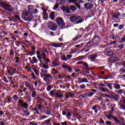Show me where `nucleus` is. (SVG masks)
I'll return each mask as SVG.
<instances>
[{"mask_svg": "<svg viewBox=\"0 0 125 125\" xmlns=\"http://www.w3.org/2000/svg\"><path fill=\"white\" fill-rule=\"evenodd\" d=\"M54 90H52L50 92V95H51V96H53V95H54Z\"/></svg>", "mask_w": 125, "mask_h": 125, "instance_id": "nucleus-57", "label": "nucleus"}, {"mask_svg": "<svg viewBox=\"0 0 125 125\" xmlns=\"http://www.w3.org/2000/svg\"><path fill=\"white\" fill-rule=\"evenodd\" d=\"M57 22L60 29H64L65 27V22L62 18H58L57 19Z\"/></svg>", "mask_w": 125, "mask_h": 125, "instance_id": "nucleus-4", "label": "nucleus"}, {"mask_svg": "<svg viewBox=\"0 0 125 125\" xmlns=\"http://www.w3.org/2000/svg\"><path fill=\"white\" fill-rule=\"evenodd\" d=\"M10 70L12 73V74H14V73H15V72H16V69H14V68H11L10 67Z\"/></svg>", "mask_w": 125, "mask_h": 125, "instance_id": "nucleus-41", "label": "nucleus"}, {"mask_svg": "<svg viewBox=\"0 0 125 125\" xmlns=\"http://www.w3.org/2000/svg\"><path fill=\"white\" fill-rule=\"evenodd\" d=\"M81 96H82V97L83 98H86L87 97V93H85L81 95Z\"/></svg>", "mask_w": 125, "mask_h": 125, "instance_id": "nucleus-38", "label": "nucleus"}, {"mask_svg": "<svg viewBox=\"0 0 125 125\" xmlns=\"http://www.w3.org/2000/svg\"><path fill=\"white\" fill-rule=\"evenodd\" d=\"M83 57H84V56H79L76 58V60H78V61L82 60V59H83Z\"/></svg>", "mask_w": 125, "mask_h": 125, "instance_id": "nucleus-45", "label": "nucleus"}, {"mask_svg": "<svg viewBox=\"0 0 125 125\" xmlns=\"http://www.w3.org/2000/svg\"><path fill=\"white\" fill-rule=\"evenodd\" d=\"M0 6H1L3 8L6 9V10H10L11 9V7L7 3L1 2H0Z\"/></svg>", "mask_w": 125, "mask_h": 125, "instance_id": "nucleus-9", "label": "nucleus"}, {"mask_svg": "<svg viewBox=\"0 0 125 125\" xmlns=\"http://www.w3.org/2000/svg\"><path fill=\"white\" fill-rule=\"evenodd\" d=\"M92 110L94 111L95 113H98V110L100 111V106L98 104H96L92 107Z\"/></svg>", "mask_w": 125, "mask_h": 125, "instance_id": "nucleus-12", "label": "nucleus"}, {"mask_svg": "<svg viewBox=\"0 0 125 125\" xmlns=\"http://www.w3.org/2000/svg\"><path fill=\"white\" fill-rule=\"evenodd\" d=\"M22 111L23 112V114L22 115V116H24L25 117H28V116H29L30 114V112L27 110H23Z\"/></svg>", "mask_w": 125, "mask_h": 125, "instance_id": "nucleus-22", "label": "nucleus"}, {"mask_svg": "<svg viewBox=\"0 0 125 125\" xmlns=\"http://www.w3.org/2000/svg\"><path fill=\"white\" fill-rule=\"evenodd\" d=\"M19 106L21 107V108H23V109H28V107H29V105L27 104V103L24 102L21 100H20L19 101Z\"/></svg>", "mask_w": 125, "mask_h": 125, "instance_id": "nucleus-7", "label": "nucleus"}, {"mask_svg": "<svg viewBox=\"0 0 125 125\" xmlns=\"http://www.w3.org/2000/svg\"><path fill=\"white\" fill-rule=\"evenodd\" d=\"M53 47H61L63 45L62 43H54L51 44Z\"/></svg>", "mask_w": 125, "mask_h": 125, "instance_id": "nucleus-16", "label": "nucleus"}, {"mask_svg": "<svg viewBox=\"0 0 125 125\" xmlns=\"http://www.w3.org/2000/svg\"><path fill=\"white\" fill-rule=\"evenodd\" d=\"M125 91V90H123V89H119L117 93H119V94H122V93H124Z\"/></svg>", "mask_w": 125, "mask_h": 125, "instance_id": "nucleus-51", "label": "nucleus"}, {"mask_svg": "<svg viewBox=\"0 0 125 125\" xmlns=\"http://www.w3.org/2000/svg\"><path fill=\"white\" fill-rule=\"evenodd\" d=\"M16 63H19V58L17 57H16V61H15Z\"/></svg>", "mask_w": 125, "mask_h": 125, "instance_id": "nucleus-62", "label": "nucleus"}, {"mask_svg": "<svg viewBox=\"0 0 125 125\" xmlns=\"http://www.w3.org/2000/svg\"><path fill=\"white\" fill-rule=\"evenodd\" d=\"M27 10L29 13H39V10L36 9H34V6L33 5H29L27 6Z\"/></svg>", "mask_w": 125, "mask_h": 125, "instance_id": "nucleus-6", "label": "nucleus"}, {"mask_svg": "<svg viewBox=\"0 0 125 125\" xmlns=\"http://www.w3.org/2000/svg\"><path fill=\"white\" fill-rule=\"evenodd\" d=\"M62 60H63V61H67L68 60V59L66 58V56L65 55H63L61 57Z\"/></svg>", "mask_w": 125, "mask_h": 125, "instance_id": "nucleus-34", "label": "nucleus"}, {"mask_svg": "<svg viewBox=\"0 0 125 125\" xmlns=\"http://www.w3.org/2000/svg\"><path fill=\"white\" fill-rule=\"evenodd\" d=\"M102 96L104 97H105L106 98L110 97V95L106 94H103Z\"/></svg>", "mask_w": 125, "mask_h": 125, "instance_id": "nucleus-54", "label": "nucleus"}, {"mask_svg": "<svg viewBox=\"0 0 125 125\" xmlns=\"http://www.w3.org/2000/svg\"><path fill=\"white\" fill-rule=\"evenodd\" d=\"M114 86L115 89H120L121 88V86L119 84H114Z\"/></svg>", "mask_w": 125, "mask_h": 125, "instance_id": "nucleus-29", "label": "nucleus"}, {"mask_svg": "<svg viewBox=\"0 0 125 125\" xmlns=\"http://www.w3.org/2000/svg\"><path fill=\"white\" fill-rule=\"evenodd\" d=\"M110 37L112 40H119L120 39V37L116 35H112Z\"/></svg>", "mask_w": 125, "mask_h": 125, "instance_id": "nucleus-23", "label": "nucleus"}, {"mask_svg": "<svg viewBox=\"0 0 125 125\" xmlns=\"http://www.w3.org/2000/svg\"><path fill=\"white\" fill-rule=\"evenodd\" d=\"M36 53V51L35 50L34 51H31L29 53L28 55H35Z\"/></svg>", "mask_w": 125, "mask_h": 125, "instance_id": "nucleus-42", "label": "nucleus"}, {"mask_svg": "<svg viewBox=\"0 0 125 125\" xmlns=\"http://www.w3.org/2000/svg\"><path fill=\"white\" fill-rule=\"evenodd\" d=\"M109 102V100L106 99L104 100V104L103 105V107L105 108L106 107V104H107Z\"/></svg>", "mask_w": 125, "mask_h": 125, "instance_id": "nucleus-36", "label": "nucleus"}, {"mask_svg": "<svg viewBox=\"0 0 125 125\" xmlns=\"http://www.w3.org/2000/svg\"><path fill=\"white\" fill-rule=\"evenodd\" d=\"M43 18L44 20H47L48 19V16L46 14V10L45 9H44Z\"/></svg>", "mask_w": 125, "mask_h": 125, "instance_id": "nucleus-20", "label": "nucleus"}, {"mask_svg": "<svg viewBox=\"0 0 125 125\" xmlns=\"http://www.w3.org/2000/svg\"><path fill=\"white\" fill-rule=\"evenodd\" d=\"M78 0H69L68 2L69 3H74V2H77Z\"/></svg>", "mask_w": 125, "mask_h": 125, "instance_id": "nucleus-48", "label": "nucleus"}, {"mask_svg": "<svg viewBox=\"0 0 125 125\" xmlns=\"http://www.w3.org/2000/svg\"><path fill=\"white\" fill-rule=\"evenodd\" d=\"M121 15L120 12H117L115 14H112V19L113 20H116V22L117 23H119L120 22V19H119V17Z\"/></svg>", "mask_w": 125, "mask_h": 125, "instance_id": "nucleus-10", "label": "nucleus"}, {"mask_svg": "<svg viewBox=\"0 0 125 125\" xmlns=\"http://www.w3.org/2000/svg\"><path fill=\"white\" fill-rule=\"evenodd\" d=\"M22 18L25 21H31L34 19V16L32 13L24 11L22 13Z\"/></svg>", "mask_w": 125, "mask_h": 125, "instance_id": "nucleus-2", "label": "nucleus"}, {"mask_svg": "<svg viewBox=\"0 0 125 125\" xmlns=\"http://www.w3.org/2000/svg\"><path fill=\"white\" fill-rule=\"evenodd\" d=\"M32 97H36L37 95V91L35 89L32 90Z\"/></svg>", "mask_w": 125, "mask_h": 125, "instance_id": "nucleus-27", "label": "nucleus"}, {"mask_svg": "<svg viewBox=\"0 0 125 125\" xmlns=\"http://www.w3.org/2000/svg\"><path fill=\"white\" fill-rule=\"evenodd\" d=\"M80 88H81V89H83V88H85V85L84 84L81 85Z\"/></svg>", "mask_w": 125, "mask_h": 125, "instance_id": "nucleus-60", "label": "nucleus"}, {"mask_svg": "<svg viewBox=\"0 0 125 125\" xmlns=\"http://www.w3.org/2000/svg\"><path fill=\"white\" fill-rule=\"evenodd\" d=\"M105 124H106V125H112V123H111V121H107L105 123Z\"/></svg>", "mask_w": 125, "mask_h": 125, "instance_id": "nucleus-64", "label": "nucleus"}, {"mask_svg": "<svg viewBox=\"0 0 125 125\" xmlns=\"http://www.w3.org/2000/svg\"><path fill=\"white\" fill-rule=\"evenodd\" d=\"M70 9L72 10L73 11H75V10H77V7L75 5H72L70 7Z\"/></svg>", "mask_w": 125, "mask_h": 125, "instance_id": "nucleus-30", "label": "nucleus"}, {"mask_svg": "<svg viewBox=\"0 0 125 125\" xmlns=\"http://www.w3.org/2000/svg\"><path fill=\"white\" fill-rule=\"evenodd\" d=\"M117 42H118V41H113V42H111L109 43V45H113V44H117Z\"/></svg>", "mask_w": 125, "mask_h": 125, "instance_id": "nucleus-43", "label": "nucleus"}, {"mask_svg": "<svg viewBox=\"0 0 125 125\" xmlns=\"http://www.w3.org/2000/svg\"><path fill=\"white\" fill-rule=\"evenodd\" d=\"M87 95L88 97H91L93 96V95H94V93H92V92L89 93H87Z\"/></svg>", "mask_w": 125, "mask_h": 125, "instance_id": "nucleus-40", "label": "nucleus"}, {"mask_svg": "<svg viewBox=\"0 0 125 125\" xmlns=\"http://www.w3.org/2000/svg\"><path fill=\"white\" fill-rule=\"evenodd\" d=\"M48 72V71L47 70L41 69V78L44 77L43 78L44 82H46L47 84H50V83H51V82H52L53 77H52V76L50 74H47Z\"/></svg>", "mask_w": 125, "mask_h": 125, "instance_id": "nucleus-1", "label": "nucleus"}, {"mask_svg": "<svg viewBox=\"0 0 125 125\" xmlns=\"http://www.w3.org/2000/svg\"><path fill=\"white\" fill-rule=\"evenodd\" d=\"M113 54H114V53L112 51H108L107 53V56H113Z\"/></svg>", "mask_w": 125, "mask_h": 125, "instance_id": "nucleus-37", "label": "nucleus"}, {"mask_svg": "<svg viewBox=\"0 0 125 125\" xmlns=\"http://www.w3.org/2000/svg\"><path fill=\"white\" fill-rule=\"evenodd\" d=\"M43 61L46 64H48V63L50 62V60H49V59L45 58L43 60Z\"/></svg>", "mask_w": 125, "mask_h": 125, "instance_id": "nucleus-31", "label": "nucleus"}, {"mask_svg": "<svg viewBox=\"0 0 125 125\" xmlns=\"http://www.w3.org/2000/svg\"><path fill=\"white\" fill-rule=\"evenodd\" d=\"M111 98L112 99H114L115 101H118L119 99H120V97H119V95L117 94L112 93L111 94Z\"/></svg>", "mask_w": 125, "mask_h": 125, "instance_id": "nucleus-13", "label": "nucleus"}, {"mask_svg": "<svg viewBox=\"0 0 125 125\" xmlns=\"http://www.w3.org/2000/svg\"><path fill=\"white\" fill-rule=\"evenodd\" d=\"M43 69H49V66L46 64H44L42 66Z\"/></svg>", "mask_w": 125, "mask_h": 125, "instance_id": "nucleus-33", "label": "nucleus"}, {"mask_svg": "<svg viewBox=\"0 0 125 125\" xmlns=\"http://www.w3.org/2000/svg\"><path fill=\"white\" fill-rule=\"evenodd\" d=\"M42 125H51V121H50V119H47L46 120L44 121L43 122H42Z\"/></svg>", "mask_w": 125, "mask_h": 125, "instance_id": "nucleus-15", "label": "nucleus"}, {"mask_svg": "<svg viewBox=\"0 0 125 125\" xmlns=\"http://www.w3.org/2000/svg\"><path fill=\"white\" fill-rule=\"evenodd\" d=\"M25 86L26 87L29 88V89H30L31 91L34 90V85L30 84L28 83H25Z\"/></svg>", "mask_w": 125, "mask_h": 125, "instance_id": "nucleus-18", "label": "nucleus"}, {"mask_svg": "<svg viewBox=\"0 0 125 125\" xmlns=\"http://www.w3.org/2000/svg\"><path fill=\"white\" fill-rule=\"evenodd\" d=\"M81 83H88V80L86 78H84L82 80V82Z\"/></svg>", "mask_w": 125, "mask_h": 125, "instance_id": "nucleus-46", "label": "nucleus"}, {"mask_svg": "<svg viewBox=\"0 0 125 125\" xmlns=\"http://www.w3.org/2000/svg\"><path fill=\"white\" fill-rule=\"evenodd\" d=\"M96 57H97V55H91L90 56V58L91 60L92 61H94V60H95Z\"/></svg>", "mask_w": 125, "mask_h": 125, "instance_id": "nucleus-25", "label": "nucleus"}, {"mask_svg": "<svg viewBox=\"0 0 125 125\" xmlns=\"http://www.w3.org/2000/svg\"><path fill=\"white\" fill-rule=\"evenodd\" d=\"M84 6L86 9H91V8H92L93 5L90 3H86L84 4Z\"/></svg>", "mask_w": 125, "mask_h": 125, "instance_id": "nucleus-14", "label": "nucleus"}, {"mask_svg": "<svg viewBox=\"0 0 125 125\" xmlns=\"http://www.w3.org/2000/svg\"><path fill=\"white\" fill-rule=\"evenodd\" d=\"M120 72H121L122 73H125V69L123 68H121Z\"/></svg>", "mask_w": 125, "mask_h": 125, "instance_id": "nucleus-61", "label": "nucleus"}, {"mask_svg": "<svg viewBox=\"0 0 125 125\" xmlns=\"http://www.w3.org/2000/svg\"><path fill=\"white\" fill-rule=\"evenodd\" d=\"M46 52V50H42L41 51V54H40V55L37 56V58L39 59V61L41 63H42V60H43L45 59V57H46V54H45V53Z\"/></svg>", "mask_w": 125, "mask_h": 125, "instance_id": "nucleus-3", "label": "nucleus"}, {"mask_svg": "<svg viewBox=\"0 0 125 125\" xmlns=\"http://www.w3.org/2000/svg\"><path fill=\"white\" fill-rule=\"evenodd\" d=\"M62 68L65 69V70H68L69 72H72V68L70 67V66L66 65H62Z\"/></svg>", "mask_w": 125, "mask_h": 125, "instance_id": "nucleus-19", "label": "nucleus"}, {"mask_svg": "<svg viewBox=\"0 0 125 125\" xmlns=\"http://www.w3.org/2000/svg\"><path fill=\"white\" fill-rule=\"evenodd\" d=\"M81 35H78L76 36L74 39H73L74 42H76V41H78L79 39L81 38Z\"/></svg>", "mask_w": 125, "mask_h": 125, "instance_id": "nucleus-39", "label": "nucleus"}, {"mask_svg": "<svg viewBox=\"0 0 125 125\" xmlns=\"http://www.w3.org/2000/svg\"><path fill=\"white\" fill-rule=\"evenodd\" d=\"M52 74L56 75V74H58V71L57 70H55V68H53L52 70Z\"/></svg>", "mask_w": 125, "mask_h": 125, "instance_id": "nucleus-32", "label": "nucleus"}, {"mask_svg": "<svg viewBox=\"0 0 125 125\" xmlns=\"http://www.w3.org/2000/svg\"><path fill=\"white\" fill-rule=\"evenodd\" d=\"M9 55H10V56H13V55H14V52L13 51V50H11L10 51Z\"/></svg>", "mask_w": 125, "mask_h": 125, "instance_id": "nucleus-50", "label": "nucleus"}, {"mask_svg": "<svg viewBox=\"0 0 125 125\" xmlns=\"http://www.w3.org/2000/svg\"><path fill=\"white\" fill-rule=\"evenodd\" d=\"M66 2L65 0H60V4H64Z\"/></svg>", "mask_w": 125, "mask_h": 125, "instance_id": "nucleus-55", "label": "nucleus"}, {"mask_svg": "<svg viewBox=\"0 0 125 125\" xmlns=\"http://www.w3.org/2000/svg\"><path fill=\"white\" fill-rule=\"evenodd\" d=\"M56 98H62L64 96V94L60 93H57L55 94Z\"/></svg>", "mask_w": 125, "mask_h": 125, "instance_id": "nucleus-21", "label": "nucleus"}, {"mask_svg": "<svg viewBox=\"0 0 125 125\" xmlns=\"http://www.w3.org/2000/svg\"><path fill=\"white\" fill-rule=\"evenodd\" d=\"M59 7V3L56 4L53 8L54 10H57Z\"/></svg>", "mask_w": 125, "mask_h": 125, "instance_id": "nucleus-35", "label": "nucleus"}, {"mask_svg": "<svg viewBox=\"0 0 125 125\" xmlns=\"http://www.w3.org/2000/svg\"><path fill=\"white\" fill-rule=\"evenodd\" d=\"M55 17V14H54V12H52L50 15V18L51 20H54Z\"/></svg>", "mask_w": 125, "mask_h": 125, "instance_id": "nucleus-28", "label": "nucleus"}, {"mask_svg": "<svg viewBox=\"0 0 125 125\" xmlns=\"http://www.w3.org/2000/svg\"><path fill=\"white\" fill-rule=\"evenodd\" d=\"M48 27L52 31H56L57 30V24H55L53 21H49L48 22Z\"/></svg>", "mask_w": 125, "mask_h": 125, "instance_id": "nucleus-5", "label": "nucleus"}, {"mask_svg": "<svg viewBox=\"0 0 125 125\" xmlns=\"http://www.w3.org/2000/svg\"><path fill=\"white\" fill-rule=\"evenodd\" d=\"M124 47H125V45H124V44H121L118 46V48H119V49H123Z\"/></svg>", "mask_w": 125, "mask_h": 125, "instance_id": "nucleus-47", "label": "nucleus"}, {"mask_svg": "<svg viewBox=\"0 0 125 125\" xmlns=\"http://www.w3.org/2000/svg\"><path fill=\"white\" fill-rule=\"evenodd\" d=\"M71 116H72V114L70 112L67 113V114L66 115V117L68 120H70V118H71Z\"/></svg>", "mask_w": 125, "mask_h": 125, "instance_id": "nucleus-44", "label": "nucleus"}, {"mask_svg": "<svg viewBox=\"0 0 125 125\" xmlns=\"http://www.w3.org/2000/svg\"><path fill=\"white\" fill-rule=\"evenodd\" d=\"M111 118L113 119V120H114L117 124H119L120 125H125V124H124V123H122L121 124V122L118 120L117 117L111 115H109L107 116V119H108V120H110V119Z\"/></svg>", "mask_w": 125, "mask_h": 125, "instance_id": "nucleus-8", "label": "nucleus"}, {"mask_svg": "<svg viewBox=\"0 0 125 125\" xmlns=\"http://www.w3.org/2000/svg\"><path fill=\"white\" fill-rule=\"evenodd\" d=\"M3 81L4 83H8V80L6 79V77H3Z\"/></svg>", "mask_w": 125, "mask_h": 125, "instance_id": "nucleus-52", "label": "nucleus"}, {"mask_svg": "<svg viewBox=\"0 0 125 125\" xmlns=\"http://www.w3.org/2000/svg\"><path fill=\"white\" fill-rule=\"evenodd\" d=\"M41 54H42V52H41V51H40V50H38L36 52V54H37V56H39V55H41Z\"/></svg>", "mask_w": 125, "mask_h": 125, "instance_id": "nucleus-58", "label": "nucleus"}, {"mask_svg": "<svg viewBox=\"0 0 125 125\" xmlns=\"http://www.w3.org/2000/svg\"><path fill=\"white\" fill-rule=\"evenodd\" d=\"M65 98L66 99H68V98H70V97H73L74 95L73 93L70 92H67L65 93Z\"/></svg>", "mask_w": 125, "mask_h": 125, "instance_id": "nucleus-17", "label": "nucleus"}, {"mask_svg": "<svg viewBox=\"0 0 125 125\" xmlns=\"http://www.w3.org/2000/svg\"><path fill=\"white\" fill-rule=\"evenodd\" d=\"M125 42V36L122 39H121V42H120V43H122L123 42Z\"/></svg>", "mask_w": 125, "mask_h": 125, "instance_id": "nucleus-59", "label": "nucleus"}, {"mask_svg": "<svg viewBox=\"0 0 125 125\" xmlns=\"http://www.w3.org/2000/svg\"><path fill=\"white\" fill-rule=\"evenodd\" d=\"M32 69H33V71H35V70H37V66H36L34 65H32Z\"/></svg>", "mask_w": 125, "mask_h": 125, "instance_id": "nucleus-63", "label": "nucleus"}, {"mask_svg": "<svg viewBox=\"0 0 125 125\" xmlns=\"http://www.w3.org/2000/svg\"><path fill=\"white\" fill-rule=\"evenodd\" d=\"M123 101V103L125 104V97L124 96H122L121 98V102Z\"/></svg>", "mask_w": 125, "mask_h": 125, "instance_id": "nucleus-53", "label": "nucleus"}, {"mask_svg": "<svg viewBox=\"0 0 125 125\" xmlns=\"http://www.w3.org/2000/svg\"><path fill=\"white\" fill-rule=\"evenodd\" d=\"M93 43V41H89L87 44H86V46L87 47L89 46V45H91Z\"/></svg>", "mask_w": 125, "mask_h": 125, "instance_id": "nucleus-49", "label": "nucleus"}, {"mask_svg": "<svg viewBox=\"0 0 125 125\" xmlns=\"http://www.w3.org/2000/svg\"><path fill=\"white\" fill-rule=\"evenodd\" d=\"M100 90H102L103 92H108L109 90L107 88H105L104 87H102L100 88Z\"/></svg>", "mask_w": 125, "mask_h": 125, "instance_id": "nucleus-26", "label": "nucleus"}, {"mask_svg": "<svg viewBox=\"0 0 125 125\" xmlns=\"http://www.w3.org/2000/svg\"><path fill=\"white\" fill-rule=\"evenodd\" d=\"M42 21H40V20H39L38 21H36V23H35V25H34V27H36L37 26V25H38V24H39V23H41Z\"/></svg>", "mask_w": 125, "mask_h": 125, "instance_id": "nucleus-56", "label": "nucleus"}, {"mask_svg": "<svg viewBox=\"0 0 125 125\" xmlns=\"http://www.w3.org/2000/svg\"><path fill=\"white\" fill-rule=\"evenodd\" d=\"M38 62H39V61L38 60V59H37V57H32V62H31L32 64H34V63H38Z\"/></svg>", "mask_w": 125, "mask_h": 125, "instance_id": "nucleus-24", "label": "nucleus"}, {"mask_svg": "<svg viewBox=\"0 0 125 125\" xmlns=\"http://www.w3.org/2000/svg\"><path fill=\"white\" fill-rule=\"evenodd\" d=\"M80 19H81V17L80 16H72L70 18V21L72 23H75L77 20H80Z\"/></svg>", "mask_w": 125, "mask_h": 125, "instance_id": "nucleus-11", "label": "nucleus"}]
</instances>
